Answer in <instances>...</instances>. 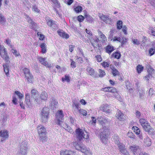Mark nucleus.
I'll list each match as a JSON object with an SVG mask.
<instances>
[{"instance_id": "19", "label": "nucleus", "mask_w": 155, "mask_h": 155, "mask_svg": "<svg viewBox=\"0 0 155 155\" xmlns=\"http://www.w3.org/2000/svg\"><path fill=\"white\" fill-rule=\"evenodd\" d=\"M60 155H75V152L70 150L64 149L60 151Z\"/></svg>"}, {"instance_id": "11", "label": "nucleus", "mask_w": 155, "mask_h": 155, "mask_svg": "<svg viewBox=\"0 0 155 155\" xmlns=\"http://www.w3.org/2000/svg\"><path fill=\"white\" fill-rule=\"evenodd\" d=\"M115 117L117 119L121 121H124L126 118L124 114L121 111V110L119 109H117V110L115 114Z\"/></svg>"}, {"instance_id": "36", "label": "nucleus", "mask_w": 155, "mask_h": 155, "mask_svg": "<svg viewBox=\"0 0 155 155\" xmlns=\"http://www.w3.org/2000/svg\"><path fill=\"white\" fill-rule=\"evenodd\" d=\"M71 81V78L69 76V75H67V74L65 75L64 76V78H61V81L62 82H64L65 81H66L68 83H69Z\"/></svg>"}, {"instance_id": "34", "label": "nucleus", "mask_w": 155, "mask_h": 155, "mask_svg": "<svg viewBox=\"0 0 155 155\" xmlns=\"http://www.w3.org/2000/svg\"><path fill=\"white\" fill-rule=\"evenodd\" d=\"M144 143L146 146L149 147L151 145V140L149 137L147 138L144 139Z\"/></svg>"}, {"instance_id": "38", "label": "nucleus", "mask_w": 155, "mask_h": 155, "mask_svg": "<svg viewBox=\"0 0 155 155\" xmlns=\"http://www.w3.org/2000/svg\"><path fill=\"white\" fill-rule=\"evenodd\" d=\"M98 71L99 73V74L98 75V77L102 78L105 76L106 75V73L105 71L101 69H99L98 70Z\"/></svg>"}, {"instance_id": "55", "label": "nucleus", "mask_w": 155, "mask_h": 155, "mask_svg": "<svg viewBox=\"0 0 155 155\" xmlns=\"http://www.w3.org/2000/svg\"><path fill=\"white\" fill-rule=\"evenodd\" d=\"M95 58L98 62H101L102 60L101 56L100 55H96L95 56Z\"/></svg>"}, {"instance_id": "23", "label": "nucleus", "mask_w": 155, "mask_h": 155, "mask_svg": "<svg viewBox=\"0 0 155 155\" xmlns=\"http://www.w3.org/2000/svg\"><path fill=\"white\" fill-rule=\"evenodd\" d=\"M47 133L41 134H39V138L40 140L42 142L46 141L48 139V137L46 135Z\"/></svg>"}, {"instance_id": "8", "label": "nucleus", "mask_w": 155, "mask_h": 155, "mask_svg": "<svg viewBox=\"0 0 155 155\" xmlns=\"http://www.w3.org/2000/svg\"><path fill=\"white\" fill-rule=\"evenodd\" d=\"M99 17L102 21L106 24L111 25L113 23L112 20L109 17V15L100 14Z\"/></svg>"}, {"instance_id": "28", "label": "nucleus", "mask_w": 155, "mask_h": 155, "mask_svg": "<svg viewBox=\"0 0 155 155\" xmlns=\"http://www.w3.org/2000/svg\"><path fill=\"white\" fill-rule=\"evenodd\" d=\"M110 64V62L109 61L106 60L102 62L101 63V65L104 68L106 69L108 68Z\"/></svg>"}, {"instance_id": "51", "label": "nucleus", "mask_w": 155, "mask_h": 155, "mask_svg": "<svg viewBox=\"0 0 155 155\" xmlns=\"http://www.w3.org/2000/svg\"><path fill=\"white\" fill-rule=\"evenodd\" d=\"M112 73L114 76H116L119 74L118 71L116 68L112 70Z\"/></svg>"}, {"instance_id": "20", "label": "nucleus", "mask_w": 155, "mask_h": 155, "mask_svg": "<svg viewBox=\"0 0 155 155\" xmlns=\"http://www.w3.org/2000/svg\"><path fill=\"white\" fill-rule=\"evenodd\" d=\"M57 32L58 35L63 38L68 39L69 37V35L63 31L62 30H58L57 31Z\"/></svg>"}, {"instance_id": "54", "label": "nucleus", "mask_w": 155, "mask_h": 155, "mask_svg": "<svg viewBox=\"0 0 155 155\" xmlns=\"http://www.w3.org/2000/svg\"><path fill=\"white\" fill-rule=\"evenodd\" d=\"M121 38L119 37L114 36L112 38V40L113 42L118 41L120 42Z\"/></svg>"}, {"instance_id": "31", "label": "nucleus", "mask_w": 155, "mask_h": 155, "mask_svg": "<svg viewBox=\"0 0 155 155\" xmlns=\"http://www.w3.org/2000/svg\"><path fill=\"white\" fill-rule=\"evenodd\" d=\"M38 60L41 64L45 66L47 65V62L45 61V58L41 57H39L38 58Z\"/></svg>"}, {"instance_id": "18", "label": "nucleus", "mask_w": 155, "mask_h": 155, "mask_svg": "<svg viewBox=\"0 0 155 155\" xmlns=\"http://www.w3.org/2000/svg\"><path fill=\"white\" fill-rule=\"evenodd\" d=\"M48 95L47 92L45 91H42L41 93L39 98L41 101H46L48 100Z\"/></svg>"}, {"instance_id": "2", "label": "nucleus", "mask_w": 155, "mask_h": 155, "mask_svg": "<svg viewBox=\"0 0 155 155\" xmlns=\"http://www.w3.org/2000/svg\"><path fill=\"white\" fill-rule=\"evenodd\" d=\"M100 124L102 125L103 127V132H101L100 134V137L102 142L105 144H106L108 140V137L107 135L106 132L107 134L109 133V129L107 128L106 127L104 126L108 123L107 120L105 118H101L98 120Z\"/></svg>"}, {"instance_id": "24", "label": "nucleus", "mask_w": 155, "mask_h": 155, "mask_svg": "<svg viewBox=\"0 0 155 155\" xmlns=\"http://www.w3.org/2000/svg\"><path fill=\"white\" fill-rule=\"evenodd\" d=\"M146 68L148 74L152 75L155 73V70L152 68L150 64H147L146 66Z\"/></svg>"}, {"instance_id": "40", "label": "nucleus", "mask_w": 155, "mask_h": 155, "mask_svg": "<svg viewBox=\"0 0 155 155\" xmlns=\"http://www.w3.org/2000/svg\"><path fill=\"white\" fill-rule=\"evenodd\" d=\"M50 102V105L52 106H54L58 104V101L54 97H52L51 98Z\"/></svg>"}, {"instance_id": "39", "label": "nucleus", "mask_w": 155, "mask_h": 155, "mask_svg": "<svg viewBox=\"0 0 155 155\" xmlns=\"http://www.w3.org/2000/svg\"><path fill=\"white\" fill-rule=\"evenodd\" d=\"M6 21L5 16L2 13H0V24L4 25Z\"/></svg>"}, {"instance_id": "59", "label": "nucleus", "mask_w": 155, "mask_h": 155, "mask_svg": "<svg viewBox=\"0 0 155 155\" xmlns=\"http://www.w3.org/2000/svg\"><path fill=\"white\" fill-rule=\"evenodd\" d=\"M132 42L134 45H139L140 44V41L137 39H132Z\"/></svg>"}, {"instance_id": "37", "label": "nucleus", "mask_w": 155, "mask_h": 155, "mask_svg": "<svg viewBox=\"0 0 155 155\" xmlns=\"http://www.w3.org/2000/svg\"><path fill=\"white\" fill-rule=\"evenodd\" d=\"M3 67L4 70V71L7 76L8 77L9 75V73L8 66L6 64H3Z\"/></svg>"}, {"instance_id": "42", "label": "nucleus", "mask_w": 155, "mask_h": 155, "mask_svg": "<svg viewBox=\"0 0 155 155\" xmlns=\"http://www.w3.org/2000/svg\"><path fill=\"white\" fill-rule=\"evenodd\" d=\"M14 93L18 96L20 99V101H21L22 98H23L24 97L23 94H21L20 92L18 91H15Z\"/></svg>"}, {"instance_id": "5", "label": "nucleus", "mask_w": 155, "mask_h": 155, "mask_svg": "<svg viewBox=\"0 0 155 155\" xmlns=\"http://www.w3.org/2000/svg\"><path fill=\"white\" fill-rule=\"evenodd\" d=\"M49 108L47 107H44L41 113V121L45 123L48 121L49 117Z\"/></svg>"}, {"instance_id": "52", "label": "nucleus", "mask_w": 155, "mask_h": 155, "mask_svg": "<svg viewBox=\"0 0 155 155\" xmlns=\"http://www.w3.org/2000/svg\"><path fill=\"white\" fill-rule=\"evenodd\" d=\"M149 53L150 56H151L155 53V49L153 48H151L149 50Z\"/></svg>"}, {"instance_id": "25", "label": "nucleus", "mask_w": 155, "mask_h": 155, "mask_svg": "<svg viewBox=\"0 0 155 155\" xmlns=\"http://www.w3.org/2000/svg\"><path fill=\"white\" fill-rule=\"evenodd\" d=\"M121 54L119 51H117L113 52L111 55V57L117 59H119L121 57Z\"/></svg>"}, {"instance_id": "46", "label": "nucleus", "mask_w": 155, "mask_h": 155, "mask_svg": "<svg viewBox=\"0 0 155 155\" xmlns=\"http://www.w3.org/2000/svg\"><path fill=\"white\" fill-rule=\"evenodd\" d=\"M28 22L31 24V29H33L35 28V23L32 21V20L30 18H29L28 20Z\"/></svg>"}, {"instance_id": "45", "label": "nucleus", "mask_w": 155, "mask_h": 155, "mask_svg": "<svg viewBox=\"0 0 155 155\" xmlns=\"http://www.w3.org/2000/svg\"><path fill=\"white\" fill-rule=\"evenodd\" d=\"M12 48V49H11V51L16 57H18L19 56H21L20 54L17 52L16 49H13V48Z\"/></svg>"}, {"instance_id": "63", "label": "nucleus", "mask_w": 155, "mask_h": 155, "mask_svg": "<svg viewBox=\"0 0 155 155\" xmlns=\"http://www.w3.org/2000/svg\"><path fill=\"white\" fill-rule=\"evenodd\" d=\"M77 59L79 63L82 64L84 62L83 58L81 57H78Z\"/></svg>"}, {"instance_id": "26", "label": "nucleus", "mask_w": 155, "mask_h": 155, "mask_svg": "<svg viewBox=\"0 0 155 155\" xmlns=\"http://www.w3.org/2000/svg\"><path fill=\"white\" fill-rule=\"evenodd\" d=\"M25 78H26L28 83H33L34 78L31 74H30L28 75H26V76H25Z\"/></svg>"}, {"instance_id": "16", "label": "nucleus", "mask_w": 155, "mask_h": 155, "mask_svg": "<svg viewBox=\"0 0 155 155\" xmlns=\"http://www.w3.org/2000/svg\"><path fill=\"white\" fill-rule=\"evenodd\" d=\"M86 71L90 75L94 76V78H97L98 74L96 73L95 71L92 68L88 67L86 69Z\"/></svg>"}, {"instance_id": "13", "label": "nucleus", "mask_w": 155, "mask_h": 155, "mask_svg": "<svg viewBox=\"0 0 155 155\" xmlns=\"http://www.w3.org/2000/svg\"><path fill=\"white\" fill-rule=\"evenodd\" d=\"M47 25L51 27L53 29H56L58 28V25L56 24V22L54 21H53L51 19H49L46 20Z\"/></svg>"}, {"instance_id": "61", "label": "nucleus", "mask_w": 155, "mask_h": 155, "mask_svg": "<svg viewBox=\"0 0 155 155\" xmlns=\"http://www.w3.org/2000/svg\"><path fill=\"white\" fill-rule=\"evenodd\" d=\"M84 16L87 21L89 22H91L92 21V18L90 16L86 15H84Z\"/></svg>"}, {"instance_id": "58", "label": "nucleus", "mask_w": 155, "mask_h": 155, "mask_svg": "<svg viewBox=\"0 0 155 155\" xmlns=\"http://www.w3.org/2000/svg\"><path fill=\"white\" fill-rule=\"evenodd\" d=\"M71 61V68H75L76 67V65L75 62L73 61V59H70Z\"/></svg>"}, {"instance_id": "62", "label": "nucleus", "mask_w": 155, "mask_h": 155, "mask_svg": "<svg viewBox=\"0 0 155 155\" xmlns=\"http://www.w3.org/2000/svg\"><path fill=\"white\" fill-rule=\"evenodd\" d=\"M102 108V110L104 111L107 113H110V110L108 109V107H107L104 106Z\"/></svg>"}, {"instance_id": "43", "label": "nucleus", "mask_w": 155, "mask_h": 155, "mask_svg": "<svg viewBox=\"0 0 155 155\" xmlns=\"http://www.w3.org/2000/svg\"><path fill=\"white\" fill-rule=\"evenodd\" d=\"M117 28L119 30L121 29L123 27V22L121 20H119L117 21Z\"/></svg>"}, {"instance_id": "64", "label": "nucleus", "mask_w": 155, "mask_h": 155, "mask_svg": "<svg viewBox=\"0 0 155 155\" xmlns=\"http://www.w3.org/2000/svg\"><path fill=\"white\" fill-rule=\"evenodd\" d=\"M122 31L124 32V34L125 35H127V27H126V25H124V26L123 27H122Z\"/></svg>"}, {"instance_id": "9", "label": "nucleus", "mask_w": 155, "mask_h": 155, "mask_svg": "<svg viewBox=\"0 0 155 155\" xmlns=\"http://www.w3.org/2000/svg\"><path fill=\"white\" fill-rule=\"evenodd\" d=\"M28 148L27 143L25 142H23L20 145V153L22 155H25L27 153Z\"/></svg>"}, {"instance_id": "12", "label": "nucleus", "mask_w": 155, "mask_h": 155, "mask_svg": "<svg viewBox=\"0 0 155 155\" xmlns=\"http://www.w3.org/2000/svg\"><path fill=\"white\" fill-rule=\"evenodd\" d=\"M109 92L114 94V97L115 98L118 100H119L121 98V97L118 93V91L115 87H110Z\"/></svg>"}, {"instance_id": "49", "label": "nucleus", "mask_w": 155, "mask_h": 155, "mask_svg": "<svg viewBox=\"0 0 155 155\" xmlns=\"http://www.w3.org/2000/svg\"><path fill=\"white\" fill-rule=\"evenodd\" d=\"M64 127L65 128H63L65 129L66 130H67L68 132L71 133L72 132V129L70 127H68L66 123L65 124H64Z\"/></svg>"}, {"instance_id": "35", "label": "nucleus", "mask_w": 155, "mask_h": 155, "mask_svg": "<svg viewBox=\"0 0 155 155\" xmlns=\"http://www.w3.org/2000/svg\"><path fill=\"white\" fill-rule=\"evenodd\" d=\"M144 67L140 64H138L136 70L138 73L140 74L143 70Z\"/></svg>"}, {"instance_id": "6", "label": "nucleus", "mask_w": 155, "mask_h": 155, "mask_svg": "<svg viewBox=\"0 0 155 155\" xmlns=\"http://www.w3.org/2000/svg\"><path fill=\"white\" fill-rule=\"evenodd\" d=\"M99 41L100 40L97 38L92 39L91 40V45L94 49L98 50L99 51L101 49L102 45L99 43Z\"/></svg>"}, {"instance_id": "32", "label": "nucleus", "mask_w": 155, "mask_h": 155, "mask_svg": "<svg viewBox=\"0 0 155 155\" xmlns=\"http://www.w3.org/2000/svg\"><path fill=\"white\" fill-rule=\"evenodd\" d=\"M134 132L137 135H139L140 130L139 128L137 126H133L132 128Z\"/></svg>"}, {"instance_id": "14", "label": "nucleus", "mask_w": 155, "mask_h": 155, "mask_svg": "<svg viewBox=\"0 0 155 155\" xmlns=\"http://www.w3.org/2000/svg\"><path fill=\"white\" fill-rule=\"evenodd\" d=\"M106 53L110 54L115 49L114 46L110 44H108L104 48Z\"/></svg>"}, {"instance_id": "1", "label": "nucleus", "mask_w": 155, "mask_h": 155, "mask_svg": "<svg viewBox=\"0 0 155 155\" xmlns=\"http://www.w3.org/2000/svg\"><path fill=\"white\" fill-rule=\"evenodd\" d=\"M75 132L77 141L73 142V143L76 149L81 151L86 155H92V153L89 150L87 149L84 146H82L79 144L84 139H87L89 138L88 133L87 132L86 135L84 134V131L79 128L76 129Z\"/></svg>"}, {"instance_id": "4", "label": "nucleus", "mask_w": 155, "mask_h": 155, "mask_svg": "<svg viewBox=\"0 0 155 155\" xmlns=\"http://www.w3.org/2000/svg\"><path fill=\"white\" fill-rule=\"evenodd\" d=\"M64 114L61 110H59L56 112L55 114V121L57 125L60 126L64 127V124H65V123L63 122L64 119Z\"/></svg>"}, {"instance_id": "48", "label": "nucleus", "mask_w": 155, "mask_h": 155, "mask_svg": "<svg viewBox=\"0 0 155 155\" xmlns=\"http://www.w3.org/2000/svg\"><path fill=\"white\" fill-rule=\"evenodd\" d=\"M127 135L129 137L131 138L134 139L135 138V135L132 132H128Z\"/></svg>"}, {"instance_id": "33", "label": "nucleus", "mask_w": 155, "mask_h": 155, "mask_svg": "<svg viewBox=\"0 0 155 155\" xmlns=\"http://www.w3.org/2000/svg\"><path fill=\"white\" fill-rule=\"evenodd\" d=\"M128 39L125 37H123L120 39V42L121 44V46L123 47L124 45L126 44L127 42Z\"/></svg>"}, {"instance_id": "21", "label": "nucleus", "mask_w": 155, "mask_h": 155, "mask_svg": "<svg viewBox=\"0 0 155 155\" xmlns=\"http://www.w3.org/2000/svg\"><path fill=\"white\" fill-rule=\"evenodd\" d=\"M101 42L103 44L107 41V39L106 36L101 31H98Z\"/></svg>"}, {"instance_id": "22", "label": "nucleus", "mask_w": 155, "mask_h": 155, "mask_svg": "<svg viewBox=\"0 0 155 155\" xmlns=\"http://www.w3.org/2000/svg\"><path fill=\"white\" fill-rule=\"evenodd\" d=\"M37 130L38 134L47 133L46 129L41 125H38L37 127Z\"/></svg>"}, {"instance_id": "17", "label": "nucleus", "mask_w": 155, "mask_h": 155, "mask_svg": "<svg viewBox=\"0 0 155 155\" xmlns=\"http://www.w3.org/2000/svg\"><path fill=\"white\" fill-rule=\"evenodd\" d=\"M130 148L135 155L137 154L140 151V149L138 146H131Z\"/></svg>"}, {"instance_id": "29", "label": "nucleus", "mask_w": 155, "mask_h": 155, "mask_svg": "<svg viewBox=\"0 0 155 155\" xmlns=\"http://www.w3.org/2000/svg\"><path fill=\"white\" fill-rule=\"evenodd\" d=\"M113 141L116 144H118L120 143L119 137L117 134H115L113 137Z\"/></svg>"}, {"instance_id": "41", "label": "nucleus", "mask_w": 155, "mask_h": 155, "mask_svg": "<svg viewBox=\"0 0 155 155\" xmlns=\"http://www.w3.org/2000/svg\"><path fill=\"white\" fill-rule=\"evenodd\" d=\"M83 9L80 6H78L74 8V10L77 13L81 12Z\"/></svg>"}, {"instance_id": "10", "label": "nucleus", "mask_w": 155, "mask_h": 155, "mask_svg": "<svg viewBox=\"0 0 155 155\" xmlns=\"http://www.w3.org/2000/svg\"><path fill=\"white\" fill-rule=\"evenodd\" d=\"M31 100L30 94L29 93H26L25 95V102L29 108L32 106V102Z\"/></svg>"}, {"instance_id": "3", "label": "nucleus", "mask_w": 155, "mask_h": 155, "mask_svg": "<svg viewBox=\"0 0 155 155\" xmlns=\"http://www.w3.org/2000/svg\"><path fill=\"white\" fill-rule=\"evenodd\" d=\"M139 122L143 129L146 132H147L149 134H153L154 131L153 129L151 127L148 122L145 119L141 118L139 120Z\"/></svg>"}, {"instance_id": "7", "label": "nucleus", "mask_w": 155, "mask_h": 155, "mask_svg": "<svg viewBox=\"0 0 155 155\" xmlns=\"http://www.w3.org/2000/svg\"><path fill=\"white\" fill-rule=\"evenodd\" d=\"M31 97L34 99L35 101L38 103L40 102V100L39 98V94L37 90L35 89H32L31 91Z\"/></svg>"}, {"instance_id": "56", "label": "nucleus", "mask_w": 155, "mask_h": 155, "mask_svg": "<svg viewBox=\"0 0 155 155\" xmlns=\"http://www.w3.org/2000/svg\"><path fill=\"white\" fill-rule=\"evenodd\" d=\"M37 35L39 36V39L40 40H43L45 38V36L42 34H40V32H38L37 33Z\"/></svg>"}, {"instance_id": "50", "label": "nucleus", "mask_w": 155, "mask_h": 155, "mask_svg": "<svg viewBox=\"0 0 155 155\" xmlns=\"http://www.w3.org/2000/svg\"><path fill=\"white\" fill-rule=\"evenodd\" d=\"M85 16L80 15L77 17V20L80 22H82L84 19Z\"/></svg>"}, {"instance_id": "53", "label": "nucleus", "mask_w": 155, "mask_h": 155, "mask_svg": "<svg viewBox=\"0 0 155 155\" xmlns=\"http://www.w3.org/2000/svg\"><path fill=\"white\" fill-rule=\"evenodd\" d=\"M11 40L9 39H6L5 41V42L11 48H13V46L11 44Z\"/></svg>"}, {"instance_id": "60", "label": "nucleus", "mask_w": 155, "mask_h": 155, "mask_svg": "<svg viewBox=\"0 0 155 155\" xmlns=\"http://www.w3.org/2000/svg\"><path fill=\"white\" fill-rule=\"evenodd\" d=\"M12 102L13 103L15 104L16 105V104H17V99L16 98V96L15 95H14L12 97Z\"/></svg>"}, {"instance_id": "47", "label": "nucleus", "mask_w": 155, "mask_h": 155, "mask_svg": "<svg viewBox=\"0 0 155 155\" xmlns=\"http://www.w3.org/2000/svg\"><path fill=\"white\" fill-rule=\"evenodd\" d=\"M78 111L83 116H86L87 114V112L84 109H80Z\"/></svg>"}, {"instance_id": "30", "label": "nucleus", "mask_w": 155, "mask_h": 155, "mask_svg": "<svg viewBox=\"0 0 155 155\" xmlns=\"http://www.w3.org/2000/svg\"><path fill=\"white\" fill-rule=\"evenodd\" d=\"M118 148H119L120 151L123 154H126L127 153V152L125 146H124L121 145H120L118 146Z\"/></svg>"}, {"instance_id": "57", "label": "nucleus", "mask_w": 155, "mask_h": 155, "mask_svg": "<svg viewBox=\"0 0 155 155\" xmlns=\"http://www.w3.org/2000/svg\"><path fill=\"white\" fill-rule=\"evenodd\" d=\"M110 88V87H106L101 89V91L104 92H109Z\"/></svg>"}, {"instance_id": "44", "label": "nucleus", "mask_w": 155, "mask_h": 155, "mask_svg": "<svg viewBox=\"0 0 155 155\" xmlns=\"http://www.w3.org/2000/svg\"><path fill=\"white\" fill-rule=\"evenodd\" d=\"M23 71L25 76H26V75H28L31 74L30 72V70L26 68H24L23 69Z\"/></svg>"}, {"instance_id": "15", "label": "nucleus", "mask_w": 155, "mask_h": 155, "mask_svg": "<svg viewBox=\"0 0 155 155\" xmlns=\"http://www.w3.org/2000/svg\"><path fill=\"white\" fill-rule=\"evenodd\" d=\"M0 136L2 137V141L7 139L8 137V132L7 130H2L0 131Z\"/></svg>"}, {"instance_id": "27", "label": "nucleus", "mask_w": 155, "mask_h": 155, "mask_svg": "<svg viewBox=\"0 0 155 155\" xmlns=\"http://www.w3.org/2000/svg\"><path fill=\"white\" fill-rule=\"evenodd\" d=\"M40 47L41 48V52L42 54L45 53L47 52L46 45L45 43H41L40 45Z\"/></svg>"}]
</instances>
